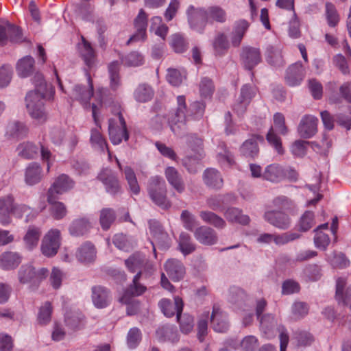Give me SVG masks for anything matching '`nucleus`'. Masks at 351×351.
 Here are the masks:
<instances>
[{
    "mask_svg": "<svg viewBox=\"0 0 351 351\" xmlns=\"http://www.w3.org/2000/svg\"><path fill=\"white\" fill-rule=\"evenodd\" d=\"M144 263V257L140 254H134L129 258L125 260V265L128 269L132 273L140 271Z\"/></svg>",
    "mask_w": 351,
    "mask_h": 351,
    "instance_id": "13d9d810",
    "label": "nucleus"
},
{
    "mask_svg": "<svg viewBox=\"0 0 351 351\" xmlns=\"http://www.w3.org/2000/svg\"><path fill=\"white\" fill-rule=\"evenodd\" d=\"M293 339L295 341L298 346H308L314 341L312 335L304 330L295 332Z\"/></svg>",
    "mask_w": 351,
    "mask_h": 351,
    "instance_id": "e2e57ef3",
    "label": "nucleus"
},
{
    "mask_svg": "<svg viewBox=\"0 0 351 351\" xmlns=\"http://www.w3.org/2000/svg\"><path fill=\"white\" fill-rule=\"evenodd\" d=\"M117 162L120 170H122L121 165L117 158ZM125 178L129 186L130 191L134 195H138L140 192V186L138 185L137 178L134 170L128 166H126L123 169Z\"/></svg>",
    "mask_w": 351,
    "mask_h": 351,
    "instance_id": "72a5a7b5",
    "label": "nucleus"
},
{
    "mask_svg": "<svg viewBox=\"0 0 351 351\" xmlns=\"http://www.w3.org/2000/svg\"><path fill=\"white\" fill-rule=\"evenodd\" d=\"M122 63L128 66H138L143 63V56L137 51H132L122 59Z\"/></svg>",
    "mask_w": 351,
    "mask_h": 351,
    "instance_id": "338daca9",
    "label": "nucleus"
},
{
    "mask_svg": "<svg viewBox=\"0 0 351 351\" xmlns=\"http://www.w3.org/2000/svg\"><path fill=\"white\" fill-rule=\"evenodd\" d=\"M74 186V182L67 175L62 174L54 181L47 193V201L52 203L55 194H62Z\"/></svg>",
    "mask_w": 351,
    "mask_h": 351,
    "instance_id": "9b49d317",
    "label": "nucleus"
},
{
    "mask_svg": "<svg viewBox=\"0 0 351 351\" xmlns=\"http://www.w3.org/2000/svg\"><path fill=\"white\" fill-rule=\"evenodd\" d=\"M247 90L246 88H244L243 90H241V95L239 97V99L237 100V101L233 105V110L238 114V115H242L245 112L247 106L250 104L249 102V98L250 96H248V97H245V93Z\"/></svg>",
    "mask_w": 351,
    "mask_h": 351,
    "instance_id": "680f3d73",
    "label": "nucleus"
},
{
    "mask_svg": "<svg viewBox=\"0 0 351 351\" xmlns=\"http://www.w3.org/2000/svg\"><path fill=\"white\" fill-rule=\"evenodd\" d=\"M140 277L141 272L138 271L134 277L133 284L126 289L123 295L120 298L121 303H128L130 296H138L145 291L146 287L138 282Z\"/></svg>",
    "mask_w": 351,
    "mask_h": 351,
    "instance_id": "c85d7f7f",
    "label": "nucleus"
},
{
    "mask_svg": "<svg viewBox=\"0 0 351 351\" xmlns=\"http://www.w3.org/2000/svg\"><path fill=\"white\" fill-rule=\"evenodd\" d=\"M266 139L267 142L274 147V149L279 154H282L284 153L281 138L276 135L273 127H271L268 131L266 136Z\"/></svg>",
    "mask_w": 351,
    "mask_h": 351,
    "instance_id": "69168bd1",
    "label": "nucleus"
},
{
    "mask_svg": "<svg viewBox=\"0 0 351 351\" xmlns=\"http://www.w3.org/2000/svg\"><path fill=\"white\" fill-rule=\"evenodd\" d=\"M165 177L169 184L179 193L185 190L183 179L177 169L173 167H168L165 171Z\"/></svg>",
    "mask_w": 351,
    "mask_h": 351,
    "instance_id": "a878e982",
    "label": "nucleus"
},
{
    "mask_svg": "<svg viewBox=\"0 0 351 351\" xmlns=\"http://www.w3.org/2000/svg\"><path fill=\"white\" fill-rule=\"evenodd\" d=\"M27 132L28 128L23 123L14 121L8 125L5 135L11 138H21L25 136Z\"/></svg>",
    "mask_w": 351,
    "mask_h": 351,
    "instance_id": "58836bf2",
    "label": "nucleus"
},
{
    "mask_svg": "<svg viewBox=\"0 0 351 351\" xmlns=\"http://www.w3.org/2000/svg\"><path fill=\"white\" fill-rule=\"evenodd\" d=\"M142 339L141 330L138 328H131L127 335V345L129 348L134 349L140 343Z\"/></svg>",
    "mask_w": 351,
    "mask_h": 351,
    "instance_id": "0e129e2a",
    "label": "nucleus"
},
{
    "mask_svg": "<svg viewBox=\"0 0 351 351\" xmlns=\"http://www.w3.org/2000/svg\"><path fill=\"white\" fill-rule=\"evenodd\" d=\"M210 323L213 330L217 332H225L229 328L227 315L217 306H213Z\"/></svg>",
    "mask_w": 351,
    "mask_h": 351,
    "instance_id": "412c9836",
    "label": "nucleus"
},
{
    "mask_svg": "<svg viewBox=\"0 0 351 351\" xmlns=\"http://www.w3.org/2000/svg\"><path fill=\"white\" fill-rule=\"evenodd\" d=\"M88 87L85 86L76 85L73 91V97L79 101L84 108L90 107L89 100L93 95V85L90 77H88Z\"/></svg>",
    "mask_w": 351,
    "mask_h": 351,
    "instance_id": "2eb2a0df",
    "label": "nucleus"
},
{
    "mask_svg": "<svg viewBox=\"0 0 351 351\" xmlns=\"http://www.w3.org/2000/svg\"><path fill=\"white\" fill-rule=\"evenodd\" d=\"M92 300L96 307L105 308L110 302V292L104 287H94L92 289Z\"/></svg>",
    "mask_w": 351,
    "mask_h": 351,
    "instance_id": "393cba45",
    "label": "nucleus"
},
{
    "mask_svg": "<svg viewBox=\"0 0 351 351\" xmlns=\"http://www.w3.org/2000/svg\"><path fill=\"white\" fill-rule=\"evenodd\" d=\"M249 27V23L245 21L241 20L235 24L233 36L232 38V43L234 46H239L241 41Z\"/></svg>",
    "mask_w": 351,
    "mask_h": 351,
    "instance_id": "8fccbe9b",
    "label": "nucleus"
},
{
    "mask_svg": "<svg viewBox=\"0 0 351 351\" xmlns=\"http://www.w3.org/2000/svg\"><path fill=\"white\" fill-rule=\"evenodd\" d=\"M196 240L204 245H213L217 243L218 237L217 232L211 228L206 226L198 227L194 231Z\"/></svg>",
    "mask_w": 351,
    "mask_h": 351,
    "instance_id": "aec40b11",
    "label": "nucleus"
},
{
    "mask_svg": "<svg viewBox=\"0 0 351 351\" xmlns=\"http://www.w3.org/2000/svg\"><path fill=\"white\" fill-rule=\"evenodd\" d=\"M136 33L130 38L128 43L133 41L143 40L146 37L147 27V14L141 9L134 22Z\"/></svg>",
    "mask_w": 351,
    "mask_h": 351,
    "instance_id": "6ab92c4d",
    "label": "nucleus"
},
{
    "mask_svg": "<svg viewBox=\"0 0 351 351\" xmlns=\"http://www.w3.org/2000/svg\"><path fill=\"white\" fill-rule=\"evenodd\" d=\"M158 305L164 315L168 317L176 314L177 319H179V315L182 314L183 309V302L179 297L174 298L173 302L169 299H162Z\"/></svg>",
    "mask_w": 351,
    "mask_h": 351,
    "instance_id": "4468645a",
    "label": "nucleus"
},
{
    "mask_svg": "<svg viewBox=\"0 0 351 351\" xmlns=\"http://www.w3.org/2000/svg\"><path fill=\"white\" fill-rule=\"evenodd\" d=\"M164 268L168 276L174 282H178L183 279L186 274L183 263L176 258L168 259Z\"/></svg>",
    "mask_w": 351,
    "mask_h": 351,
    "instance_id": "dca6fc26",
    "label": "nucleus"
},
{
    "mask_svg": "<svg viewBox=\"0 0 351 351\" xmlns=\"http://www.w3.org/2000/svg\"><path fill=\"white\" fill-rule=\"evenodd\" d=\"M315 225V215L311 211H306L300 218L299 226L301 230L306 232Z\"/></svg>",
    "mask_w": 351,
    "mask_h": 351,
    "instance_id": "774afa93",
    "label": "nucleus"
},
{
    "mask_svg": "<svg viewBox=\"0 0 351 351\" xmlns=\"http://www.w3.org/2000/svg\"><path fill=\"white\" fill-rule=\"evenodd\" d=\"M209 24L224 23L228 19L226 11L219 5H212L206 9Z\"/></svg>",
    "mask_w": 351,
    "mask_h": 351,
    "instance_id": "c756f323",
    "label": "nucleus"
},
{
    "mask_svg": "<svg viewBox=\"0 0 351 351\" xmlns=\"http://www.w3.org/2000/svg\"><path fill=\"white\" fill-rule=\"evenodd\" d=\"M346 286V281L343 278H339L336 285V298L341 301L345 305L349 306L351 308V285L347 289L346 295L343 296V289Z\"/></svg>",
    "mask_w": 351,
    "mask_h": 351,
    "instance_id": "37998d69",
    "label": "nucleus"
},
{
    "mask_svg": "<svg viewBox=\"0 0 351 351\" xmlns=\"http://www.w3.org/2000/svg\"><path fill=\"white\" fill-rule=\"evenodd\" d=\"M147 191L150 198L156 205L162 209L171 207V202L166 195V184L161 177H152L149 180Z\"/></svg>",
    "mask_w": 351,
    "mask_h": 351,
    "instance_id": "f03ea898",
    "label": "nucleus"
},
{
    "mask_svg": "<svg viewBox=\"0 0 351 351\" xmlns=\"http://www.w3.org/2000/svg\"><path fill=\"white\" fill-rule=\"evenodd\" d=\"M40 235L41 230L40 228L34 226H29L23 237L25 247L28 250H32L36 247Z\"/></svg>",
    "mask_w": 351,
    "mask_h": 351,
    "instance_id": "7c9ffc66",
    "label": "nucleus"
},
{
    "mask_svg": "<svg viewBox=\"0 0 351 351\" xmlns=\"http://www.w3.org/2000/svg\"><path fill=\"white\" fill-rule=\"evenodd\" d=\"M12 214L18 218H21L23 215H25V221L28 222L34 219L37 216L38 213L25 204H20L17 206L14 204V208Z\"/></svg>",
    "mask_w": 351,
    "mask_h": 351,
    "instance_id": "de8ad7c7",
    "label": "nucleus"
},
{
    "mask_svg": "<svg viewBox=\"0 0 351 351\" xmlns=\"http://www.w3.org/2000/svg\"><path fill=\"white\" fill-rule=\"evenodd\" d=\"M22 261L21 255L16 252L8 251L0 256V267L3 270L16 268Z\"/></svg>",
    "mask_w": 351,
    "mask_h": 351,
    "instance_id": "b1692460",
    "label": "nucleus"
},
{
    "mask_svg": "<svg viewBox=\"0 0 351 351\" xmlns=\"http://www.w3.org/2000/svg\"><path fill=\"white\" fill-rule=\"evenodd\" d=\"M154 90L147 84H139L134 92V97L138 102L145 103L152 99Z\"/></svg>",
    "mask_w": 351,
    "mask_h": 351,
    "instance_id": "79ce46f5",
    "label": "nucleus"
},
{
    "mask_svg": "<svg viewBox=\"0 0 351 351\" xmlns=\"http://www.w3.org/2000/svg\"><path fill=\"white\" fill-rule=\"evenodd\" d=\"M213 49L217 54H222L229 47L227 36L223 33H218L213 43Z\"/></svg>",
    "mask_w": 351,
    "mask_h": 351,
    "instance_id": "052dcab7",
    "label": "nucleus"
},
{
    "mask_svg": "<svg viewBox=\"0 0 351 351\" xmlns=\"http://www.w3.org/2000/svg\"><path fill=\"white\" fill-rule=\"evenodd\" d=\"M17 152L19 156L26 159H31L38 154V148L32 143L24 142L18 146Z\"/></svg>",
    "mask_w": 351,
    "mask_h": 351,
    "instance_id": "09e8293b",
    "label": "nucleus"
},
{
    "mask_svg": "<svg viewBox=\"0 0 351 351\" xmlns=\"http://www.w3.org/2000/svg\"><path fill=\"white\" fill-rule=\"evenodd\" d=\"M43 178L42 167L36 162H31L25 172V182L29 186L39 183Z\"/></svg>",
    "mask_w": 351,
    "mask_h": 351,
    "instance_id": "bb28decb",
    "label": "nucleus"
},
{
    "mask_svg": "<svg viewBox=\"0 0 351 351\" xmlns=\"http://www.w3.org/2000/svg\"><path fill=\"white\" fill-rule=\"evenodd\" d=\"M179 249L181 252L186 256L195 250V245L191 241L190 235L186 232H182L179 237Z\"/></svg>",
    "mask_w": 351,
    "mask_h": 351,
    "instance_id": "603ef678",
    "label": "nucleus"
},
{
    "mask_svg": "<svg viewBox=\"0 0 351 351\" xmlns=\"http://www.w3.org/2000/svg\"><path fill=\"white\" fill-rule=\"evenodd\" d=\"M92 115L94 119L95 123L98 127L97 128L92 129L90 131V141L93 147L97 148L102 152L104 150L108 151V145L106 139L100 132L101 125L98 118L99 108L98 106L94 104L91 106Z\"/></svg>",
    "mask_w": 351,
    "mask_h": 351,
    "instance_id": "6e6552de",
    "label": "nucleus"
},
{
    "mask_svg": "<svg viewBox=\"0 0 351 351\" xmlns=\"http://www.w3.org/2000/svg\"><path fill=\"white\" fill-rule=\"evenodd\" d=\"M62 235L58 229H50L43 237L40 250L47 257H53L57 254L61 245Z\"/></svg>",
    "mask_w": 351,
    "mask_h": 351,
    "instance_id": "39448f33",
    "label": "nucleus"
},
{
    "mask_svg": "<svg viewBox=\"0 0 351 351\" xmlns=\"http://www.w3.org/2000/svg\"><path fill=\"white\" fill-rule=\"evenodd\" d=\"M204 183L209 187L220 189L223 180L220 173L215 169H207L204 173Z\"/></svg>",
    "mask_w": 351,
    "mask_h": 351,
    "instance_id": "473e14b6",
    "label": "nucleus"
},
{
    "mask_svg": "<svg viewBox=\"0 0 351 351\" xmlns=\"http://www.w3.org/2000/svg\"><path fill=\"white\" fill-rule=\"evenodd\" d=\"M186 15L189 27L191 29L203 34L207 24H209L206 9L189 5L186 10Z\"/></svg>",
    "mask_w": 351,
    "mask_h": 351,
    "instance_id": "0eeeda50",
    "label": "nucleus"
},
{
    "mask_svg": "<svg viewBox=\"0 0 351 351\" xmlns=\"http://www.w3.org/2000/svg\"><path fill=\"white\" fill-rule=\"evenodd\" d=\"M305 75V70L301 62L291 64L286 71L285 82L291 86L299 85Z\"/></svg>",
    "mask_w": 351,
    "mask_h": 351,
    "instance_id": "f3484780",
    "label": "nucleus"
},
{
    "mask_svg": "<svg viewBox=\"0 0 351 351\" xmlns=\"http://www.w3.org/2000/svg\"><path fill=\"white\" fill-rule=\"evenodd\" d=\"M241 60L245 69L252 70L262 60L260 49L252 47L243 48L241 53Z\"/></svg>",
    "mask_w": 351,
    "mask_h": 351,
    "instance_id": "a211bd4d",
    "label": "nucleus"
},
{
    "mask_svg": "<svg viewBox=\"0 0 351 351\" xmlns=\"http://www.w3.org/2000/svg\"><path fill=\"white\" fill-rule=\"evenodd\" d=\"M217 159L221 165L232 166L234 163V157L227 149L224 143H220L218 146Z\"/></svg>",
    "mask_w": 351,
    "mask_h": 351,
    "instance_id": "864d4df0",
    "label": "nucleus"
},
{
    "mask_svg": "<svg viewBox=\"0 0 351 351\" xmlns=\"http://www.w3.org/2000/svg\"><path fill=\"white\" fill-rule=\"evenodd\" d=\"M263 178L271 182H279L286 178V171L278 164H271L265 168Z\"/></svg>",
    "mask_w": 351,
    "mask_h": 351,
    "instance_id": "cd10ccee",
    "label": "nucleus"
},
{
    "mask_svg": "<svg viewBox=\"0 0 351 351\" xmlns=\"http://www.w3.org/2000/svg\"><path fill=\"white\" fill-rule=\"evenodd\" d=\"M35 90L29 91L25 97L26 108L29 116L38 123L42 124L47 119L44 99H50L54 92L45 82L43 75L37 73L33 79Z\"/></svg>",
    "mask_w": 351,
    "mask_h": 351,
    "instance_id": "f257e3e1",
    "label": "nucleus"
},
{
    "mask_svg": "<svg viewBox=\"0 0 351 351\" xmlns=\"http://www.w3.org/2000/svg\"><path fill=\"white\" fill-rule=\"evenodd\" d=\"M149 228L154 234L156 244L160 245L163 248L169 247V237L167 233L162 231L160 224L156 221H150Z\"/></svg>",
    "mask_w": 351,
    "mask_h": 351,
    "instance_id": "f704fd0d",
    "label": "nucleus"
},
{
    "mask_svg": "<svg viewBox=\"0 0 351 351\" xmlns=\"http://www.w3.org/2000/svg\"><path fill=\"white\" fill-rule=\"evenodd\" d=\"M178 107L176 113L169 119V123L171 131L176 135L180 136L186 130L187 120L186 101L184 96L177 97ZM190 115H188V117Z\"/></svg>",
    "mask_w": 351,
    "mask_h": 351,
    "instance_id": "20e7f679",
    "label": "nucleus"
},
{
    "mask_svg": "<svg viewBox=\"0 0 351 351\" xmlns=\"http://www.w3.org/2000/svg\"><path fill=\"white\" fill-rule=\"evenodd\" d=\"M317 117L309 114L304 116L298 128L300 136L304 138H310L313 136L317 131Z\"/></svg>",
    "mask_w": 351,
    "mask_h": 351,
    "instance_id": "ddd939ff",
    "label": "nucleus"
},
{
    "mask_svg": "<svg viewBox=\"0 0 351 351\" xmlns=\"http://www.w3.org/2000/svg\"><path fill=\"white\" fill-rule=\"evenodd\" d=\"M272 204L274 207L278 208V210L287 212L289 214H294L295 206L294 202L286 196L280 195L275 197Z\"/></svg>",
    "mask_w": 351,
    "mask_h": 351,
    "instance_id": "a18cd8bd",
    "label": "nucleus"
},
{
    "mask_svg": "<svg viewBox=\"0 0 351 351\" xmlns=\"http://www.w3.org/2000/svg\"><path fill=\"white\" fill-rule=\"evenodd\" d=\"M52 306L49 302H45L40 308L38 314V322L40 325H47L51 321Z\"/></svg>",
    "mask_w": 351,
    "mask_h": 351,
    "instance_id": "6e6d98bb",
    "label": "nucleus"
},
{
    "mask_svg": "<svg viewBox=\"0 0 351 351\" xmlns=\"http://www.w3.org/2000/svg\"><path fill=\"white\" fill-rule=\"evenodd\" d=\"M91 227V223L87 218H80L71 223L69 232L73 236L80 237L86 234Z\"/></svg>",
    "mask_w": 351,
    "mask_h": 351,
    "instance_id": "2f4dec72",
    "label": "nucleus"
},
{
    "mask_svg": "<svg viewBox=\"0 0 351 351\" xmlns=\"http://www.w3.org/2000/svg\"><path fill=\"white\" fill-rule=\"evenodd\" d=\"M264 138L260 135H252V137L246 140L240 147L241 154L248 158H255L259 153L258 141L263 142Z\"/></svg>",
    "mask_w": 351,
    "mask_h": 351,
    "instance_id": "5701e85b",
    "label": "nucleus"
},
{
    "mask_svg": "<svg viewBox=\"0 0 351 351\" xmlns=\"http://www.w3.org/2000/svg\"><path fill=\"white\" fill-rule=\"evenodd\" d=\"M14 208V197L11 194L0 197V223L7 226L11 223L10 215Z\"/></svg>",
    "mask_w": 351,
    "mask_h": 351,
    "instance_id": "4be33fe9",
    "label": "nucleus"
},
{
    "mask_svg": "<svg viewBox=\"0 0 351 351\" xmlns=\"http://www.w3.org/2000/svg\"><path fill=\"white\" fill-rule=\"evenodd\" d=\"M199 217L206 223H209L217 228H223L226 223L223 218L211 211H201Z\"/></svg>",
    "mask_w": 351,
    "mask_h": 351,
    "instance_id": "49530a36",
    "label": "nucleus"
},
{
    "mask_svg": "<svg viewBox=\"0 0 351 351\" xmlns=\"http://www.w3.org/2000/svg\"><path fill=\"white\" fill-rule=\"evenodd\" d=\"M187 143L191 150L197 155V160H201L204 156L202 149V140L195 134H190L187 137Z\"/></svg>",
    "mask_w": 351,
    "mask_h": 351,
    "instance_id": "5fc2aeb1",
    "label": "nucleus"
},
{
    "mask_svg": "<svg viewBox=\"0 0 351 351\" xmlns=\"http://www.w3.org/2000/svg\"><path fill=\"white\" fill-rule=\"evenodd\" d=\"M224 216L230 222L237 223L244 226L247 225L250 221L249 216L243 215L241 210L234 207L228 208L225 211Z\"/></svg>",
    "mask_w": 351,
    "mask_h": 351,
    "instance_id": "c9c22d12",
    "label": "nucleus"
},
{
    "mask_svg": "<svg viewBox=\"0 0 351 351\" xmlns=\"http://www.w3.org/2000/svg\"><path fill=\"white\" fill-rule=\"evenodd\" d=\"M115 219L114 211L111 208H103L100 212L99 222L104 230L110 228Z\"/></svg>",
    "mask_w": 351,
    "mask_h": 351,
    "instance_id": "4d7b16f0",
    "label": "nucleus"
},
{
    "mask_svg": "<svg viewBox=\"0 0 351 351\" xmlns=\"http://www.w3.org/2000/svg\"><path fill=\"white\" fill-rule=\"evenodd\" d=\"M34 59L30 56L20 59L16 65L19 75L22 77L29 76L34 71Z\"/></svg>",
    "mask_w": 351,
    "mask_h": 351,
    "instance_id": "a19ab883",
    "label": "nucleus"
},
{
    "mask_svg": "<svg viewBox=\"0 0 351 351\" xmlns=\"http://www.w3.org/2000/svg\"><path fill=\"white\" fill-rule=\"evenodd\" d=\"M108 122L109 136L112 144L119 145L123 140H128L129 134L126 123L121 113H119L116 118L110 119Z\"/></svg>",
    "mask_w": 351,
    "mask_h": 351,
    "instance_id": "423d86ee",
    "label": "nucleus"
},
{
    "mask_svg": "<svg viewBox=\"0 0 351 351\" xmlns=\"http://www.w3.org/2000/svg\"><path fill=\"white\" fill-rule=\"evenodd\" d=\"M113 243L119 250L129 251L134 246V242L129 239L123 234H115L113 237Z\"/></svg>",
    "mask_w": 351,
    "mask_h": 351,
    "instance_id": "bf43d9fd",
    "label": "nucleus"
},
{
    "mask_svg": "<svg viewBox=\"0 0 351 351\" xmlns=\"http://www.w3.org/2000/svg\"><path fill=\"white\" fill-rule=\"evenodd\" d=\"M97 179L104 184L108 193L116 195L119 192L121 189L119 181L117 174L112 170L108 168L102 169L98 174Z\"/></svg>",
    "mask_w": 351,
    "mask_h": 351,
    "instance_id": "f8f14e48",
    "label": "nucleus"
},
{
    "mask_svg": "<svg viewBox=\"0 0 351 351\" xmlns=\"http://www.w3.org/2000/svg\"><path fill=\"white\" fill-rule=\"evenodd\" d=\"M291 214L282 210H267L264 213V219L271 226L280 230L288 229L291 223L289 217Z\"/></svg>",
    "mask_w": 351,
    "mask_h": 351,
    "instance_id": "1a4fd4ad",
    "label": "nucleus"
},
{
    "mask_svg": "<svg viewBox=\"0 0 351 351\" xmlns=\"http://www.w3.org/2000/svg\"><path fill=\"white\" fill-rule=\"evenodd\" d=\"M64 322L70 328L77 329L84 325V316L79 310H71L66 313Z\"/></svg>",
    "mask_w": 351,
    "mask_h": 351,
    "instance_id": "e433bc0d",
    "label": "nucleus"
},
{
    "mask_svg": "<svg viewBox=\"0 0 351 351\" xmlns=\"http://www.w3.org/2000/svg\"><path fill=\"white\" fill-rule=\"evenodd\" d=\"M48 270L40 268L36 270L32 265H23L18 271V278L21 284H29L30 287L36 289L40 282L46 278Z\"/></svg>",
    "mask_w": 351,
    "mask_h": 351,
    "instance_id": "7ed1b4c3",
    "label": "nucleus"
},
{
    "mask_svg": "<svg viewBox=\"0 0 351 351\" xmlns=\"http://www.w3.org/2000/svg\"><path fill=\"white\" fill-rule=\"evenodd\" d=\"M21 29L9 23L0 25V45L3 46L9 42L19 43L24 41Z\"/></svg>",
    "mask_w": 351,
    "mask_h": 351,
    "instance_id": "9d476101",
    "label": "nucleus"
},
{
    "mask_svg": "<svg viewBox=\"0 0 351 351\" xmlns=\"http://www.w3.org/2000/svg\"><path fill=\"white\" fill-rule=\"evenodd\" d=\"M77 258L82 263H90L96 256V250L90 243H85L77 250Z\"/></svg>",
    "mask_w": 351,
    "mask_h": 351,
    "instance_id": "ea45409f",
    "label": "nucleus"
},
{
    "mask_svg": "<svg viewBox=\"0 0 351 351\" xmlns=\"http://www.w3.org/2000/svg\"><path fill=\"white\" fill-rule=\"evenodd\" d=\"M170 45L176 53H182L186 51L189 43L180 34H175L171 36Z\"/></svg>",
    "mask_w": 351,
    "mask_h": 351,
    "instance_id": "3c124183",
    "label": "nucleus"
},
{
    "mask_svg": "<svg viewBox=\"0 0 351 351\" xmlns=\"http://www.w3.org/2000/svg\"><path fill=\"white\" fill-rule=\"evenodd\" d=\"M79 50L86 64L89 67L92 66L95 60V51L90 44L84 38L82 43L79 46Z\"/></svg>",
    "mask_w": 351,
    "mask_h": 351,
    "instance_id": "c03bdc74",
    "label": "nucleus"
},
{
    "mask_svg": "<svg viewBox=\"0 0 351 351\" xmlns=\"http://www.w3.org/2000/svg\"><path fill=\"white\" fill-rule=\"evenodd\" d=\"M265 58L274 66H281L285 63L281 49L278 47L268 46L265 51Z\"/></svg>",
    "mask_w": 351,
    "mask_h": 351,
    "instance_id": "4c0bfd02",
    "label": "nucleus"
}]
</instances>
